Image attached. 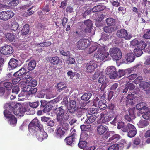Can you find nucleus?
Listing matches in <instances>:
<instances>
[{
	"label": "nucleus",
	"instance_id": "1",
	"mask_svg": "<svg viewBox=\"0 0 150 150\" xmlns=\"http://www.w3.org/2000/svg\"><path fill=\"white\" fill-rule=\"evenodd\" d=\"M28 128L29 132L38 141L42 142L47 138V133L44 131L42 125L37 118H35L32 120L29 124Z\"/></svg>",
	"mask_w": 150,
	"mask_h": 150
},
{
	"label": "nucleus",
	"instance_id": "2",
	"mask_svg": "<svg viewBox=\"0 0 150 150\" xmlns=\"http://www.w3.org/2000/svg\"><path fill=\"white\" fill-rule=\"evenodd\" d=\"M4 107L5 110L4 112V114L5 117L11 126H14L17 123V120L13 114V108L11 104L8 103L5 105Z\"/></svg>",
	"mask_w": 150,
	"mask_h": 150
},
{
	"label": "nucleus",
	"instance_id": "3",
	"mask_svg": "<svg viewBox=\"0 0 150 150\" xmlns=\"http://www.w3.org/2000/svg\"><path fill=\"white\" fill-rule=\"evenodd\" d=\"M109 109L111 110L108 112L107 111H104L103 113L100 114V120L103 122H105L110 121L111 118L116 114V112L114 111L115 105L112 103L109 104L108 106Z\"/></svg>",
	"mask_w": 150,
	"mask_h": 150
},
{
	"label": "nucleus",
	"instance_id": "4",
	"mask_svg": "<svg viewBox=\"0 0 150 150\" xmlns=\"http://www.w3.org/2000/svg\"><path fill=\"white\" fill-rule=\"evenodd\" d=\"M30 81V79H24L23 81L20 82L19 85L23 89V90L19 94V97H24L25 98H23V99H25L29 97V96L27 95V91L28 90V88L30 86L29 85H26L27 84V83L29 82Z\"/></svg>",
	"mask_w": 150,
	"mask_h": 150
},
{
	"label": "nucleus",
	"instance_id": "5",
	"mask_svg": "<svg viewBox=\"0 0 150 150\" xmlns=\"http://www.w3.org/2000/svg\"><path fill=\"white\" fill-rule=\"evenodd\" d=\"M62 106L57 108L56 110L57 115V120L58 121L62 122L64 120H67L69 119V115L65 112L64 109L62 108Z\"/></svg>",
	"mask_w": 150,
	"mask_h": 150
},
{
	"label": "nucleus",
	"instance_id": "6",
	"mask_svg": "<svg viewBox=\"0 0 150 150\" xmlns=\"http://www.w3.org/2000/svg\"><path fill=\"white\" fill-rule=\"evenodd\" d=\"M109 53L111 57L115 60H118L122 57L121 52L120 49L117 47L110 49Z\"/></svg>",
	"mask_w": 150,
	"mask_h": 150
},
{
	"label": "nucleus",
	"instance_id": "7",
	"mask_svg": "<svg viewBox=\"0 0 150 150\" xmlns=\"http://www.w3.org/2000/svg\"><path fill=\"white\" fill-rule=\"evenodd\" d=\"M89 40L87 39L82 38L79 40L77 42V48L81 50H83L87 48L90 44Z\"/></svg>",
	"mask_w": 150,
	"mask_h": 150
},
{
	"label": "nucleus",
	"instance_id": "8",
	"mask_svg": "<svg viewBox=\"0 0 150 150\" xmlns=\"http://www.w3.org/2000/svg\"><path fill=\"white\" fill-rule=\"evenodd\" d=\"M112 132H107L104 136V137L107 138L108 137H111L108 140L109 142L114 143L116 142L121 138V137L119 135L115 134L112 135Z\"/></svg>",
	"mask_w": 150,
	"mask_h": 150
},
{
	"label": "nucleus",
	"instance_id": "9",
	"mask_svg": "<svg viewBox=\"0 0 150 150\" xmlns=\"http://www.w3.org/2000/svg\"><path fill=\"white\" fill-rule=\"evenodd\" d=\"M0 52L4 55H10L13 52V47L9 45H6L0 48Z\"/></svg>",
	"mask_w": 150,
	"mask_h": 150
},
{
	"label": "nucleus",
	"instance_id": "10",
	"mask_svg": "<svg viewBox=\"0 0 150 150\" xmlns=\"http://www.w3.org/2000/svg\"><path fill=\"white\" fill-rule=\"evenodd\" d=\"M118 37L121 38H125V39L129 40L132 37V35H128V33L124 29H122L118 30L116 33Z\"/></svg>",
	"mask_w": 150,
	"mask_h": 150
},
{
	"label": "nucleus",
	"instance_id": "11",
	"mask_svg": "<svg viewBox=\"0 0 150 150\" xmlns=\"http://www.w3.org/2000/svg\"><path fill=\"white\" fill-rule=\"evenodd\" d=\"M14 15L13 12L9 11H2L0 13V19L6 21L12 18Z\"/></svg>",
	"mask_w": 150,
	"mask_h": 150
},
{
	"label": "nucleus",
	"instance_id": "12",
	"mask_svg": "<svg viewBox=\"0 0 150 150\" xmlns=\"http://www.w3.org/2000/svg\"><path fill=\"white\" fill-rule=\"evenodd\" d=\"M101 50V48H98L97 52L95 53L93 56L94 58L97 59V60L99 62H101L103 60L105 57L106 58L109 55L108 52V54L106 56L102 53Z\"/></svg>",
	"mask_w": 150,
	"mask_h": 150
},
{
	"label": "nucleus",
	"instance_id": "13",
	"mask_svg": "<svg viewBox=\"0 0 150 150\" xmlns=\"http://www.w3.org/2000/svg\"><path fill=\"white\" fill-rule=\"evenodd\" d=\"M30 109L29 107H28L26 109L24 107L21 106L20 107L19 109H14L13 113L16 116L19 117L23 116L25 112L27 110L30 111Z\"/></svg>",
	"mask_w": 150,
	"mask_h": 150
},
{
	"label": "nucleus",
	"instance_id": "14",
	"mask_svg": "<svg viewBox=\"0 0 150 150\" xmlns=\"http://www.w3.org/2000/svg\"><path fill=\"white\" fill-rule=\"evenodd\" d=\"M86 71L88 72L91 73L97 67V65L93 60L90 61L86 65Z\"/></svg>",
	"mask_w": 150,
	"mask_h": 150
},
{
	"label": "nucleus",
	"instance_id": "15",
	"mask_svg": "<svg viewBox=\"0 0 150 150\" xmlns=\"http://www.w3.org/2000/svg\"><path fill=\"white\" fill-rule=\"evenodd\" d=\"M136 107L137 109L139 110L140 113L143 112V111H144L146 109L148 111L150 110V108L146 106V104L143 102L137 104L136 105Z\"/></svg>",
	"mask_w": 150,
	"mask_h": 150
},
{
	"label": "nucleus",
	"instance_id": "16",
	"mask_svg": "<svg viewBox=\"0 0 150 150\" xmlns=\"http://www.w3.org/2000/svg\"><path fill=\"white\" fill-rule=\"evenodd\" d=\"M76 102L74 100H70L68 108L69 112L71 113H74L76 110Z\"/></svg>",
	"mask_w": 150,
	"mask_h": 150
},
{
	"label": "nucleus",
	"instance_id": "17",
	"mask_svg": "<svg viewBox=\"0 0 150 150\" xmlns=\"http://www.w3.org/2000/svg\"><path fill=\"white\" fill-rule=\"evenodd\" d=\"M129 116L128 114L125 115V119L128 121L131 122L132 119H134L135 118V114L132 109H130L128 111Z\"/></svg>",
	"mask_w": 150,
	"mask_h": 150
},
{
	"label": "nucleus",
	"instance_id": "18",
	"mask_svg": "<svg viewBox=\"0 0 150 150\" xmlns=\"http://www.w3.org/2000/svg\"><path fill=\"white\" fill-rule=\"evenodd\" d=\"M49 62L52 64L57 65L59 63L60 59L57 56L50 57L48 59Z\"/></svg>",
	"mask_w": 150,
	"mask_h": 150
},
{
	"label": "nucleus",
	"instance_id": "19",
	"mask_svg": "<svg viewBox=\"0 0 150 150\" xmlns=\"http://www.w3.org/2000/svg\"><path fill=\"white\" fill-rule=\"evenodd\" d=\"M107 75H117L116 69L113 66L108 67L105 71Z\"/></svg>",
	"mask_w": 150,
	"mask_h": 150
},
{
	"label": "nucleus",
	"instance_id": "20",
	"mask_svg": "<svg viewBox=\"0 0 150 150\" xmlns=\"http://www.w3.org/2000/svg\"><path fill=\"white\" fill-rule=\"evenodd\" d=\"M8 64L10 67L12 69H14L18 65V61L14 58H12L10 59Z\"/></svg>",
	"mask_w": 150,
	"mask_h": 150
},
{
	"label": "nucleus",
	"instance_id": "21",
	"mask_svg": "<svg viewBox=\"0 0 150 150\" xmlns=\"http://www.w3.org/2000/svg\"><path fill=\"white\" fill-rule=\"evenodd\" d=\"M26 73V70L25 68L22 67L17 72H11L7 75H24Z\"/></svg>",
	"mask_w": 150,
	"mask_h": 150
},
{
	"label": "nucleus",
	"instance_id": "22",
	"mask_svg": "<svg viewBox=\"0 0 150 150\" xmlns=\"http://www.w3.org/2000/svg\"><path fill=\"white\" fill-rule=\"evenodd\" d=\"M125 59L127 62V64H129L133 62L134 60L135 57L132 53H129L126 55Z\"/></svg>",
	"mask_w": 150,
	"mask_h": 150
},
{
	"label": "nucleus",
	"instance_id": "23",
	"mask_svg": "<svg viewBox=\"0 0 150 150\" xmlns=\"http://www.w3.org/2000/svg\"><path fill=\"white\" fill-rule=\"evenodd\" d=\"M108 129V127L105 126L99 125L97 127V130L98 134L101 135L104 134Z\"/></svg>",
	"mask_w": 150,
	"mask_h": 150
},
{
	"label": "nucleus",
	"instance_id": "24",
	"mask_svg": "<svg viewBox=\"0 0 150 150\" xmlns=\"http://www.w3.org/2000/svg\"><path fill=\"white\" fill-rule=\"evenodd\" d=\"M76 134L73 133L70 136L67 137L65 139L66 142L67 144L68 145H71L74 141L75 139V136Z\"/></svg>",
	"mask_w": 150,
	"mask_h": 150
},
{
	"label": "nucleus",
	"instance_id": "25",
	"mask_svg": "<svg viewBox=\"0 0 150 150\" xmlns=\"http://www.w3.org/2000/svg\"><path fill=\"white\" fill-rule=\"evenodd\" d=\"M106 7L103 5H99L95 6L92 9L93 12H96L104 10Z\"/></svg>",
	"mask_w": 150,
	"mask_h": 150
},
{
	"label": "nucleus",
	"instance_id": "26",
	"mask_svg": "<svg viewBox=\"0 0 150 150\" xmlns=\"http://www.w3.org/2000/svg\"><path fill=\"white\" fill-rule=\"evenodd\" d=\"M56 137L58 138H61L64 135L65 132L60 127H58L56 130Z\"/></svg>",
	"mask_w": 150,
	"mask_h": 150
},
{
	"label": "nucleus",
	"instance_id": "27",
	"mask_svg": "<svg viewBox=\"0 0 150 150\" xmlns=\"http://www.w3.org/2000/svg\"><path fill=\"white\" fill-rule=\"evenodd\" d=\"M29 25L28 24L25 25L21 31V34L22 35H26L28 34L29 30Z\"/></svg>",
	"mask_w": 150,
	"mask_h": 150
},
{
	"label": "nucleus",
	"instance_id": "28",
	"mask_svg": "<svg viewBox=\"0 0 150 150\" xmlns=\"http://www.w3.org/2000/svg\"><path fill=\"white\" fill-rule=\"evenodd\" d=\"M117 128L121 129L123 132H125L128 131L127 125H124V123L122 122H119L117 123Z\"/></svg>",
	"mask_w": 150,
	"mask_h": 150
},
{
	"label": "nucleus",
	"instance_id": "29",
	"mask_svg": "<svg viewBox=\"0 0 150 150\" xmlns=\"http://www.w3.org/2000/svg\"><path fill=\"white\" fill-rule=\"evenodd\" d=\"M106 103V101L105 100H100L98 103V106L101 110H105L107 107Z\"/></svg>",
	"mask_w": 150,
	"mask_h": 150
},
{
	"label": "nucleus",
	"instance_id": "30",
	"mask_svg": "<svg viewBox=\"0 0 150 150\" xmlns=\"http://www.w3.org/2000/svg\"><path fill=\"white\" fill-rule=\"evenodd\" d=\"M36 62L34 60L30 61L28 63V70L31 71L34 69L36 67Z\"/></svg>",
	"mask_w": 150,
	"mask_h": 150
},
{
	"label": "nucleus",
	"instance_id": "31",
	"mask_svg": "<svg viewBox=\"0 0 150 150\" xmlns=\"http://www.w3.org/2000/svg\"><path fill=\"white\" fill-rule=\"evenodd\" d=\"M23 76V77L24 78H25V77H24L25 76ZM25 79H30V81L29 82H28V83H27V84L26 85H28L30 86V87H31L32 86V87H34L35 86L37 85L38 81L37 80H33L30 82V83H29L31 81V80L32 79V78L31 77L29 78V77H25Z\"/></svg>",
	"mask_w": 150,
	"mask_h": 150
},
{
	"label": "nucleus",
	"instance_id": "32",
	"mask_svg": "<svg viewBox=\"0 0 150 150\" xmlns=\"http://www.w3.org/2000/svg\"><path fill=\"white\" fill-rule=\"evenodd\" d=\"M106 21L107 24L110 26L115 25L116 24V20L111 18H107Z\"/></svg>",
	"mask_w": 150,
	"mask_h": 150
},
{
	"label": "nucleus",
	"instance_id": "33",
	"mask_svg": "<svg viewBox=\"0 0 150 150\" xmlns=\"http://www.w3.org/2000/svg\"><path fill=\"white\" fill-rule=\"evenodd\" d=\"M148 125L149 122L148 121L143 120H141L137 124L138 127L140 128L146 127Z\"/></svg>",
	"mask_w": 150,
	"mask_h": 150
},
{
	"label": "nucleus",
	"instance_id": "34",
	"mask_svg": "<svg viewBox=\"0 0 150 150\" xmlns=\"http://www.w3.org/2000/svg\"><path fill=\"white\" fill-rule=\"evenodd\" d=\"M96 116L95 115H92L89 117H88L86 120L85 123L90 124L93 122L96 119Z\"/></svg>",
	"mask_w": 150,
	"mask_h": 150
},
{
	"label": "nucleus",
	"instance_id": "35",
	"mask_svg": "<svg viewBox=\"0 0 150 150\" xmlns=\"http://www.w3.org/2000/svg\"><path fill=\"white\" fill-rule=\"evenodd\" d=\"M143 112H144L142 113L143 114L142 115V117L146 120H150V108L149 111H148L146 109Z\"/></svg>",
	"mask_w": 150,
	"mask_h": 150
},
{
	"label": "nucleus",
	"instance_id": "36",
	"mask_svg": "<svg viewBox=\"0 0 150 150\" xmlns=\"http://www.w3.org/2000/svg\"><path fill=\"white\" fill-rule=\"evenodd\" d=\"M80 129L82 131H89L91 130V126L90 125H81L80 126Z\"/></svg>",
	"mask_w": 150,
	"mask_h": 150
},
{
	"label": "nucleus",
	"instance_id": "37",
	"mask_svg": "<svg viewBox=\"0 0 150 150\" xmlns=\"http://www.w3.org/2000/svg\"><path fill=\"white\" fill-rule=\"evenodd\" d=\"M139 87L144 90L150 88V83L147 82H143L139 84Z\"/></svg>",
	"mask_w": 150,
	"mask_h": 150
},
{
	"label": "nucleus",
	"instance_id": "38",
	"mask_svg": "<svg viewBox=\"0 0 150 150\" xmlns=\"http://www.w3.org/2000/svg\"><path fill=\"white\" fill-rule=\"evenodd\" d=\"M92 94L90 93H85L81 97L82 100L85 101H88L91 97Z\"/></svg>",
	"mask_w": 150,
	"mask_h": 150
},
{
	"label": "nucleus",
	"instance_id": "39",
	"mask_svg": "<svg viewBox=\"0 0 150 150\" xmlns=\"http://www.w3.org/2000/svg\"><path fill=\"white\" fill-rule=\"evenodd\" d=\"M147 44L144 41H140L137 45V47L139 49L143 50L146 46Z\"/></svg>",
	"mask_w": 150,
	"mask_h": 150
},
{
	"label": "nucleus",
	"instance_id": "40",
	"mask_svg": "<svg viewBox=\"0 0 150 150\" xmlns=\"http://www.w3.org/2000/svg\"><path fill=\"white\" fill-rule=\"evenodd\" d=\"M6 38L11 42L15 40V36L12 33H7L6 34Z\"/></svg>",
	"mask_w": 150,
	"mask_h": 150
},
{
	"label": "nucleus",
	"instance_id": "41",
	"mask_svg": "<svg viewBox=\"0 0 150 150\" xmlns=\"http://www.w3.org/2000/svg\"><path fill=\"white\" fill-rule=\"evenodd\" d=\"M30 87L28 88V90L27 91L28 96L29 97L32 94L35 93L37 91V89L35 88H32Z\"/></svg>",
	"mask_w": 150,
	"mask_h": 150
},
{
	"label": "nucleus",
	"instance_id": "42",
	"mask_svg": "<svg viewBox=\"0 0 150 150\" xmlns=\"http://www.w3.org/2000/svg\"><path fill=\"white\" fill-rule=\"evenodd\" d=\"M134 52L135 55L137 57L141 56L143 53L142 50L139 48L135 49Z\"/></svg>",
	"mask_w": 150,
	"mask_h": 150
},
{
	"label": "nucleus",
	"instance_id": "43",
	"mask_svg": "<svg viewBox=\"0 0 150 150\" xmlns=\"http://www.w3.org/2000/svg\"><path fill=\"white\" fill-rule=\"evenodd\" d=\"M98 110L97 108H90L88 110V113L89 114H93L97 113Z\"/></svg>",
	"mask_w": 150,
	"mask_h": 150
},
{
	"label": "nucleus",
	"instance_id": "44",
	"mask_svg": "<svg viewBox=\"0 0 150 150\" xmlns=\"http://www.w3.org/2000/svg\"><path fill=\"white\" fill-rule=\"evenodd\" d=\"M18 27V23L17 22H15L11 23L10 28L11 30L15 31L17 29Z\"/></svg>",
	"mask_w": 150,
	"mask_h": 150
},
{
	"label": "nucleus",
	"instance_id": "45",
	"mask_svg": "<svg viewBox=\"0 0 150 150\" xmlns=\"http://www.w3.org/2000/svg\"><path fill=\"white\" fill-rule=\"evenodd\" d=\"M87 145V143L85 141H80L78 144V146L82 149H84Z\"/></svg>",
	"mask_w": 150,
	"mask_h": 150
},
{
	"label": "nucleus",
	"instance_id": "46",
	"mask_svg": "<svg viewBox=\"0 0 150 150\" xmlns=\"http://www.w3.org/2000/svg\"><path fill=\"white\" fill-rule=\"evenodd\" d=\"M137 132V130L136 129H133L132 131H129L128 132V136L132 138L136 135Z\"/></svg>",
	"mask_w": 150,
	"mask_h": 150
},
{
	"label": "nucleus",
	"instance_id": "47",
	"mask_svg": "<svg viewBox=\"0 0 150 150\" xmlns=\"http://www.w3.org/2000/svg\"><path fill=\"white\" fill-rule=\"evenodd\" d=\"M132 11L133 12V15L134 16H137L138 18H139L141 17V13L138 11L137 8L135 7H133Z\"/></svg>",
	"mask_w": 150,
	"mask_h": 150
},
{
	"label": "nucleus",
	"instance_id": "48",
	"mask_svg": "<svg viewBox=\"0 0 150 150\" xmlns=\"http://www.w3.org/2000/svg\"><path fill=\"white\" fill-rule=\"evenodd\" d=\"M98 81L103 84H106V80L105 76H101L100 77Z\"/></svg>",
	"mask_w": 150,
	"mask_h": 150
},
{
	"label": "nucleus",
	"instance_id": "49",
	"mask_svg": "<svg viewBox=\"0 0 150 150\" xmlns=\"http://www.w3.org/2000/svg\"><path fill=\"white\" fill-rule=\"evenodd\" d=\"M4 85L6 89L8 90H11L13 86L12 84L9 82H4Z\"/></svg>",
	"mask_w": 150,
	"mask_h": 150
},
{
	"label": "nucleus",
	"instance_id": "50",
	"mask_svg": "<svg viewBox=\"0 0 150 150\" xmlns=\"http://www.w3.org/2000/svg\"><path fill=\"white\" fill-rule=\"evenodd\" d=\"M143 37L146 39H150V29H147L144 34Z\"/></svg>",
	"mask_w": 150,
	"mask_h": 150
},
{
	"label": "nucleus",
	"instance_id": "51",
	"mask_svg": "<svg viewBox=\"0 0 150 150\" xmlns=\"http://www.w3.org/2000/svg\"><path fill=\"white\" fill-rule=\"evenodd\" d=\"M98 46L97 45H94L92 46L89 48V54H91L94 52L97 49H98Z\"/></svg>",
	"mask_w": 150,
	"mask_h": 150
},
{
	"label": "nucleus",
	"instance_id": "52",
	"mask_svg": "<svg viewBox=\"0 0 150 150\" xmlns=\"http://www.w3.org/2000/svg\"><path fill=\"white\" fill-rule=\"evenodd\" d=\"M74 113H75L76 116L78 117H81L83 115V112H82V109H78L77 110L76 109Z\"/></svg>",
	"mask_w": 150,
	"mask_h": 150
},
{
	"label": "nucleus",
	"instance_id": "53",
	"mask_svg": "<svg viewBox=\"0 0 150 150\" xmlns=\"http://www.w3.org/2000/svg\"><path fill=\"white\" fill-rule=\"evenodd\" d=\"M75 62V59L72 57H69L66 60V62L69 65H71L74 64Z\"/></svg>",
	"mask_w": 150,
	"mask_h": 150
},
{
	"label": "nucleus",
	"instance_id": "54",
	"mask_svg": "<svg viewBox=\"0 0 150 150\" xmlns=\"http://www.w3.org/2000/svg\"><path fill=\"white\" fill-rule=\"evenodd\" d=\"M53 106V105H50L48 104L44 108L43 111L44 113L49 112L52 109Z\"/></svg>",
	"mask_w": 150,
	"mask_h": 150
},
{
	"label": "nucleus",
	"instance_id": "55",
	"mask_svg": "<svg viewBox=\"0 0 150 150\" xmlns=\"http://www.w3.org/2000/svg\"><path fill=\"white\" fill-rule=\"evenodd\" d=\"M121 119V117L119 115H117L114 118L113 121L112 122V123L115 125H116V123H117L120 122Z\"/></svg>",
	"mask_w": 150,
	"mask_h": 150
},
{
	"label": "nucleus",
	"instance_id": "56",
	"mask_svg": "<svg viewBox=\"0 0 150 150\" xmlns=\"http://www.w3.org/2000/svg\"><path fill=\"white\" fill-rule=\"evenodd\" d=\"M60 53L63 56H65L67 57H70V53L69 51L65 52L63 50H60Z\"/></svg>",
	"mask_w": 150,
	"mask_h": 150
},
{
	"label": "nucleus",
	"instance_id": "57",
	"mask_svg": "<svg viewBox=\"0 0 150 150\" xmlns=\"http://www.w3.org/2000/svg\"><path fill=\"white\" fill-rule=\"evenodd\" d=\"M84 24L87 27L92 28L93 24L92 21L89 19L84 21Z\"/></svg>",
	"mask_w": 150,
	"mask_h": 150
},
{
	"label": "nucleus",
	"instance_id": "58",
	"mask_svg": "<svg viewBox=\"0 0 150 150\" xmlns=\"http://www.w3.org/2000/svg\"><path fill=\"white\" fill-rule=\"evenodd\" d=\"M118 13L120 14L124 15L125 13L126 8L122 7L120 6L118 8Z\"/></svg>",
	"mask_w": 150,
	"mask_h": 150
},
{
	"label": "nucleus",
	"instance_id": "59",
	"mask_svg": "<svg viewBox=\"0 0 150 150\" xmlns=\"http://www.w3.org/2000/svg\"><path fill=\"white\" fill-rule=\"evenodd\" d=\"M103 30L106 33H110L112 32V29L110 26H106L103 28Z\"/></svg>",
	"mask_w": 150,
	"mask_h": 150
},
{
	"label": "nucleus",
	"instance_id": "60",
	"mask_svg": "<svg viewBox=\"0 0 150 150\" xmlns=\"http://www.w3.org/2000/svg\"><path fill=\"white\" fill-rule=\"evenodd\" d=\"M39 105V103L38 101L29 103V106L30 107L35 108H37Z\"/></svg>",
	"mask_w": 150,
	"mask_h": 150
},
{
	"label": "nucleus",
	"instance_id": "61",
	"mask_svg": "<svg viewBox=\"0 0 150 150\" xmlns=\"http://www.w3.org/2000/svg\"><path fill=\"white\" fill-rule=\"evenodd\" d=\"M19 91L20 89L18 86H16L13 87L12 90V92L13 93L17 94Z\"/></svg>",
	"mask_w": 150,
	"mask_h": 150
},
{
	"label": "nucleus",
	"instance_id": "62",
	"mask_svg": "<svg viewBox=\"0 0 150 150\" xmlns=\"http://www.w3.org/2000/svg\"><path fill=\"white\" fill-rule=\"evenodd\" d=\"M104 70L103 69L100 68L98 69L95 72L94 75H103L104 73Z\"/></svg>",
	"mask_w": 150,
	"mask_h": 150
},
{
	"label": "nucleus",
	"instance_id": "63",
	"mask_svg": "<svg viewBox=\"0 0 150 150\" xmlns=\"http://www.w3.org/2000/svg\"><path fill=\"white\" fill-rule=\"evenodd\" d=\"M57 87L59 90H62L66 87L65 85L63 82H60L58 84Z\"/></svg>",
	"mask_w": 150,
	"mask_h": 150
},
{
	"label": "nucleus",
	"instance_id": "64",
	"mask_svg": "<svg viewBox=\"0 0 150 150\" xmlns=\"http://www.w3.org/2000/svg\"><path fill=\"white\" fill-rule=\"evenodd\" d=\"M118 145L113 144L109 147L108 150H118Z\"/></svg>",
	"mask_w": 150,
	"mask_h": 150
}]
</instances>
